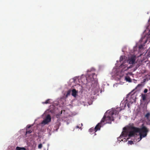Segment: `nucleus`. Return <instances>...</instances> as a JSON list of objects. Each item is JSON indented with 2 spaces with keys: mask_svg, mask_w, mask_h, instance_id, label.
Listing matches in <instances>:
<instances>
[{
  "mask_svg": "<svg viewBox=\"0 0 150 150\" xmlns=\"http://www.w3.org/2000/svg\"><path fill=\"white\" fill-rule=\"evenodd\" d=\"M132 65H130L129 67H128L127 64H125V63H124L120 66L119 69L121 70L122 72H124L129 69L132 68Z\"/></svg>",
  "mask_w": 150,
  "mask_h": 150,
  "instance_id": "nucleus-3",
  "label": "nucleus"
},
{
  "mask_svg": "<svg viewBox=\"0 0 150 150\" xmlns=\"http://www.w3.org/2000/svg\"><path fill=\"white\" fill-rule=\"evenodd\" d=\"M136 57L135 55H132L129 57L127 61V62L129 64H133L135 63Z\"/></svg>",
  "mask_w": 150,
  "mask_h": 150,
  "instance_id": "nucleus-5",
  "label": "nucleus"
},
{
  "mask_svg": "<svg viewBox=\"0 0 150 150\" xmlns=\"http://www.w3.org/2000/svg\"><path fill=\"white\" fill-rule=\"evenodd\" d=\"M129 142L131 144H132V143H133V142L132 141H129Z\"/></svg>",
  "mask_w": 150,
  "mask_h": 150,
  "instance_id": "nucleus-23",
  "label": "nucleus"
},
{
  "mask_svg": "<svg viewBox=\"0 0 150 150\" xmlns=\"http://www.w3.org/2000/svg\"><path fill=\"white\" fill-rule=\"evenodd\" d=\"M132 73L131 72H128L126 74L125 76V79L127 81L130 82L131 81V79L130 77L128 76V75H132Z\"/></svg>",
  "mask_w": 150,
  "mask_h": 150,
  "instance_id": "nucleus-9",
  "label": "nucleus"
},
{
  "mask_svg": "<svg viewBox=\"0 0 150 150\" xmlns=\"http://www.w3.org/2000/svg\"><path fill=\"white\" fill-rule=\"evenodd\" d=\"M89 71V70H88V71Z\"/></svg>",
  "mask_w": 150,
  "mask_h": 150,
  "instance_id": "nucleus-24",
  "label": "nucleus"
},
{
  "mask_svg": "<svg viewBox=\"0 0 150 150\" xmlns=\"http://www.w3.org/2000/svg\"><path fill=\"white\" fill-rule=\"evenodd\" d=\"M136 131L139 133L140 135V140H141L142 138L146 136L147 133L148 132V129L143 124L142 126V127L139 128L137 127L136 129Z\"/></svg>",
  "mask_w": 150,
  "mask_h": 150,
  "instance_id": "nucleus-1",
  "label": "nucleus"
},
{
  "mask_svg": "<svg viewBox=\"0 0 150 150\" xmlns=\"http://www.w3.org/2000/svg\"><path fill=\"white\" fill-rule=\"evenodd\" d=\"M150 114L149 113H147L145 115V117L147 118H148L150 116Z\"/></svg>",
  "mask_w": 150,
  "mask_h": 150,
  "instance_id": "nucleus-16",
  "label": "nucleus"
},
{
  "mask_svg": "<svg viewBox=\"0 0 150 150\" xmlns=\"http://www.w3.org/2000/svg\"><path fill=\"white\" fill-rule=\"evenodd\" d=\"M71 91V90H69L68 91L67 94L66 96V97L67 98V97L70 95Z\"/></svg>",
  "mask_w": 150,
  "mask_h": 150,
  "instance_id": "nucleus-11",
  "label": "nucleus"
},
{
  "mask_svg": "<svg viewBox=\"0 0 150 150\" xmlns=\"http://www.w3.org/2000/svg\"><path fill=\"white\" fill-rule=\"evenodd\" d=\"M31 127V125H28L27 126V129H28L30 127Z\"/></svg>",
  "mask_w": 150,
  "mask_h": 150,
  "instance_id": "nucleus-21",
  "label": "nucleus"
},
{
  "mask_svg": "<svg viewBox=\"0 0 150 150\" xmlns=\"http://www.w3.org/2000/svg\"><path fill=\"white\" fill-rule=\"evenodd\" d=\"M16 150H21L20 147L18 146H17L16 147Z\"/></svg>",
  "mask_w": 150,
  "mask_h": 150,
  "instance_id": "nucleus-19",
  "label": "nucleus"
},
{
  "mask_svg": "<svg viewBox=\"0 0 150 150\" xmlns=\"http://www.w3.org/2000/svg\"><path fill=\"white\" fill-rule=\"evenodd\" d=\"M77 92L78 91L75 89H73L72 91L71 95L74 97H76L77 96Z\"/></svg>",
  "mask_w": 150,
  "mask_h": 150,
  "instance_id": "nucleus-10",
  "label": "nucleus"
},
{
  "mask_svg": "<svg viewBox=\"0 0 150 150\" xmlns=\"http://www.w3.org/2000/svg\"><path fill=\"white\" fill-rule=\"evenodd\" d=\"M32 132V131L30 130H29L28 129H26V134H30Z\"/></svg>",
  "mask_w": 150,
  "mask_h": 150,
  "instance_id": "nucleus-12",
  "label": "nucleus"
},
{
  "mask_svg": "<svg viewBox=\"0 0 150 150\" xmlns=\"http://www.w3.org/2000/svg\"><path fill=\"white\" fill-rule=\"evenodd\" d=\"M124 58V56H121L120 57V61L121 62L122 61Z\"/></svg>",
  "mask_w": 150,
  "mask_h": 150,
  "instance_id": "nucleus-15",
  "label": "nucleus"
},
{
  "mask_svg": "<svg viewBox=\"0 0 150 150\" xmlns=\"http://www.w3.org/2000/svg\"><path fill=\"white\" fill-rule=\"evenodd\" d=\"M142 99L143 101L145 100L146 99V96L145 95L142 94Z\"/></svg>",
  "mask_w": 150,
  "mask_h": 150,
  "instance_id": "nucleus-13",
  "label": "nucleus"
},
{
  "mask_svg": "<svg viewBox=\"0 0 150 150\" xmlns=\"http://www.w3.org/2000/svg\"><path fill=\"white\" fill-rule=\"evenodd\" d=\"M50 100V99H48L45 102H43L42 103L43 104H47L50 103L49 101Z\"/></svg>",
  "mask_w": 150,
  "mask_h": 150,
  "instance_id": "nucleus-14",
  "label": "nucleus"
},
{
  "mask_svg": "<svg viewBox=\"0 0 150 150\" xmlns=\"http://www.w3.org/2000/svg\"><path fill=\"white\" fill-rule=\"evenodd\" d=\"M51 117L50 115H48L45 118L42 122V124L46 125L51 121Z\"/></svg>",
  "mask_w": 150,
  "mask_h": 150,
  "instance_id": "nucleus-6",
  "label": "nucleus"
},
{
  "mask_svg": "<svg viewBox=\"0 0 150 150\" xmlns=\"http://www.w3.org/2000/svg\"><path fill=\"white\" fill-rule=\"evenodd\" d=\"M101 127V123H98L95 127L94 128H91L89 129L90 132H96L97 130H99Z\"/></svg>",
  "mask_w": 150,
  "mask_h": 150,
  "instance_id": "nucleus-4",
  "label": "nucleus"
},
{
  "mask_svg": "<svg viewBox=\"0 0 150 150\" xmlns=\"http://www.w3.org/2000/svg\"><path fill=\"white\" fill-rule=\"evenodd\" d=\"M96 75L95 73H92L91 74L88 75L86 78V80L89 82L93 81L96 77Z\"/></svg>",
  "mask_w": 150,
  "mask_h": 150,
  "instance_id": "nucleus-7",
  "label": "nucleus"
},
{
  "mask_svg": "<svg viewBox=\"0 0 150 150\" xmlns=\"http://www.w3.org/2000/svg\"><path fill=\"white\" fill-rule=\"evenodd\" d=\"M42 147V145L41 144H39L38 146V148L39 149H41Z\"/></svg>",
  "mask_w": 150,
  "mask_h": 150,
  "instance_id": "nucleus-17",
  "label": "nucleus"
},
{
  "mask_svg": "<svg viewBox=\"0 0 150 150\" xmlns=\"http://www.w3.org/2000/svg\"><path fill=\"white\" fill-rule=\"evenodd\" d=\"M115 112H116V113L117 114H118L119 113L118 112H116V111H113V112L112 113V115H113Z\"/></svg>",
  "mask_w": 150,
  "mask_h": 150,
  "instance_id": "nucleus-18",
  "label": "nucleus"
},
{
  "mask_svg": "<svg viewBox=\"0 0 150 150\" xmlns=\"http://www.w3.org/2000/svg\"><path fill=\"white\" fill-rule=\"evenodd\" d=\"M21 150H26L25 149L24 147H20Z\"/></svg>",
  "mask_w": 150,
  "mask_h": 150,
  "instance_id": "nucleus-22",
  "label": "nucleus"
},
{
  "mask_svg": "<svg viewBox=\"0 0 150 150\" xmlns=\"http://www.w3.org/2000/svg\"><path fill=\"white\" fill-rule=\"evenodd\" d=\"M148 91V90L147 89H145L144 91V93H146Z\"/></svg>",
  "mask_w": 150,
  "mask_h": 150,
  "instance_id": "nucleus-20",
  "label": "nucleus"
},
{
  "mask_svg": "<svg viewBox=\"0 0 150 150\" xmlns=\"http://www.w3.org/2000/svg\"><path fill=\"white\" fill-rule=\"evenodd\" d=\"M131 128L132 130V131H130L129 132V136H133L134 135L135 133H138V132L136 131V129H137V127H131Z\"/></svg>",
  "mask_w": 150,
  "mask_h": 150,
  "instance_id": "nucleus-8",
  "label": "nucleus"
},
{
  "mask_svg": "<svg viewBox=\"0 0 150 150\" xmlns=\"http://www.w3.org/2000/svg\"><path fill=\"white\" fill-rule=\"evenodd\" d=\"M114 120L113 117L111 116H108L106 117L105 116H104L103 118L102 119L101 122V123L102 122H104L105 121L106 123H111V122Z\"/></svg>",
  "mask_w": 150,
  "mask_h": 150,
  "instance_id": "nucleus-2",
  "label": "nucleus"
}]
</instances>
